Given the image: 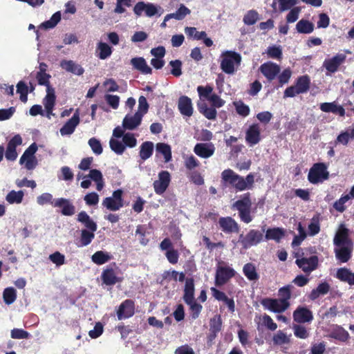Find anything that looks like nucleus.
Wrapping results in <instances>:
<instances>
[{
    "instance_id": "7c9ffc66",
    "label": "nucleus",
    "mask_w": 354,
    "mask_h": 354,
    "mask_svg": "<svg viewBox=\"0 0 354 354\" xmlns=\"http://www.w3.org/2000/svg\"><path fill=\"white\" fill-rule=\"evenodd\" d=\"M112 48L106 43L100 41L96 47V55L100 59H106L112 54Z\"/></svg>"
},
{
    "instance_id": "f257e3e1",
    "label": "nucleus",
    "mask_w": 354,
    "mask_h": 354,
    "mask_svg": "<svg viewBox=\"0 0 354 354\" xmlns=\"http://www.w3.org/2000/svg\"><path fill=\"white\" fill-rule=\"evenodd\" d=\"M241 62L240 54L234 51L223 52L221 57V68L227 74H233Z\"/></svg>"
},
{
    "instance_id": "f704fd0d",
    "label": "nucleus",
    "mask_w": 354,
    "mask_h": 354,
    "mask_svg": "<svg viewBox=\"0 0 354 354\" xmlns=\"http://www.w3.org/2000/svg\"><path fill=\"white\" fill-rule=\"evenodd\" d=\"M330 336L332 338H334L343 342L347 341L349 338L348 333L342 326L337 325L333 326L330 332Z\"/></svg>"
},
{
    "instance_id": "4d7b16f0",
    "label": "nucleus",
    "mask_w": 354,
    "mask_h": 354,
    "mask_svg": "<svg viewBox=\"0 0 354 354\" xmlns=\"http://www.w3.org/2000/svg\"><path fill=\"white\" fill-rule=\"evenodd\" d=\"M272 340L276 345H283L290 342L289 337L281 330L277 331V333L274 335Z\"/></svg>"
},
{
    "instance_id": "aec40b11",
    "label": "nucleus",
    "mask_w": 354,
    "mask_h": 354,
    "mask_svg": "<svg viewBox=\"0 0 354 354\" xmlns=\"http://www.w3.org/2000/svg\"><path fill=\"white\" fill-rule=\"evenodd\" d=\"M178 108L180 113L184 116L191 117L193 114L192 102L187 96L183 95L179 97Z\"/></svg>"
},
{
    "instance_id": "de8ad7c7",
    "label": "nucleus",
    "mask_w": 354,
    "mask_h": 354,
    "mask_svg": "<svg viewBox=\"0 0 354 354\" xmlns=\"http://www.w3.org/2000/svg\"><path fill=\"white\" fill-rule=\"evenodd\" d=\"M292 288L293 286L292 285H287L280 288L278 290L279 299L283 301L286 304H290V299Z\"/></svg>"
},
{
    "instance_id": "bb28decb",
    "label": "nucleus",
    "mask_w": 354,
    "mask_h": 354,
    "mask_svg": "<svg viewBox=\"0 0 354 354\" xmlns=\"http://www.w3.org/2000/svg\"><path fill=\"white\" fill-rule=\"evenodd\" d=\"M61 67L68 72L77 75H81L84 73V68L79 64L72 60H62L60 62Z\"/></svg>"
},
{
    "instance_id": "c756f323",
    "label": "nucleus",
    "mask_w": 354,
    "mask_h": 354,
    "mask_svg": "<svg viewBox=\"0 0 354 354\" xmlns=\"http://www.w3.org/2000/svg\"><path fill=\"white\" fill-rule=\"evenodd\" d=\"M183 299L185 302L189 303L195 301L194 299V280L192 278L186 279L185 286L184 290Z\"/></svg>"
},
{
    "instance_id": "bf43d9fd",
    "label": "nucleus",
    "mask_w": 354,
    "mask_h": 354,
    "mask_svg": "<svg viewBox=\"0 0 354 354\" xmlns=\"http://www.w3.org/2000/svg\"><path fill=\"white\" fill-rule=\"evenodd\" d=\"M60 19L61 14L59 12H57L51 17L50 20H48L41 24V27L45 29L53 28L57 24Z\"/></svg>"
},
{
    "instance_id": "412c9836",
    "label": "nucleus",
    "mask_w": 354,
    "mask_h": 354,
    "mask_svg": "<svg viewBox=\"0 0 354 354\" xmlns=\"http://www.w3.org/2000/svg\"><path fill=\"white\" fill-rule=\"evenodd\" d=\"M53 207L60 208L62 214L64 216H72L75 214V206L68 199L64 198H56Z\"/></svg>"
},
{
    "instance_id": "58836bf2",
    "label": "nucleus",
    "mask_w": 354,
    "mask_h": 354,
    "mask_svg": "<svg viewBox=\"0 0 354 354\" xmlns=\"http://www.w3.org/2000/svg\"><path fill=\"white\" fill-rule=\"evenodd\" d=\"M198 106L199 111L208 120H214L216 118V108L209 107L205 103L198 104Z\"/></svg>"
},
{
    "instance_id": "423d86ee",
    "label": "nucleus",
    "mask_w": 354,
    "mask_h": 354,
    "mask_svg": "<svg viewBox=\"0 0 354 354\" xmlns=\"http://www.w3.org/2000/svg\"><path fill=\"white\" fill-rule=\"evenodd\" d=\"M133 12L137 16H141L144 12L147 17H151L156 15L160 16L162 13V10L160 6H157L151 3L140 1L135 5Z\"/></svg>"
},
{
    "instance_id": "ddd939ff",
    "label": "nucleus",
    "mask_w": 354,
    "mask_h": 354,
    "mask_svg": "<svg viewBox=\"0 0 354 354\" xmlns=\"http://www.w3.org/2000/svg\"><path fill=\"white\" fill-rule=\"evenodd\" d=\"M134 302L130 299H126L119 306L117 316L119 320L125 319L132 317L134 314Z\"/></svg>"
},
{
    "instance_id": "a211bd4d",
    "label": "nucleus",
    "mask_w": 354,
    "mask_h": 354,
    "mask_svg": "<svg viewBox=\"0 0 354 354\" xmlns=\"http://www.w3.org/2000/svg\"><path fill=\"white\" fill-rule=\"evenodd\" d=\"M80 123L79 110L77 109L73 117L61 128L60 133L62 136H70L74 131Z\"/></svg>"
},
{
    "instance_id": "393cba45",
    "label": "nucleus",
    "mask_w": 354,
    "mask_h": 354,
    "mask_svg": "<svg viewBox=\"0 0 354 354\" xmlns=\"http://www.w3.org/2000/svg\"><path fill=\"white\" fill-rule=\"evenodd\" d=\"M55 91L53 88L48 86L46 88V95L44 99V104L46 110V116L50 118V115H53V109L55 105Z\"/></svg>"
},
{
    "instance_id": "4468645a",
    "label": "nucleus",
    "mask_w": 354,
    "mask_h": 354,
    "mask_svg": "<svg viewBox=\"0 0 354 354\" xmlns=\"http://www.w3.org/2000/svg\"><path fill=\"white\" fill-rule=\"evenodd\" d=\"M346 55L344 54H337L334 57L326 59L323 63V66L330 73H335L339 66L345 61Z\"/></svg>"
},
{
    "instance_id": "c85d7f7f",
    "label": "nucleus",
    "mask_w": 354,
    "mask_h": 354,
    "mask_svg": "<svg viewBox=\"0 0 354 354\" xmlns=\"http://www.w3.org/2000/svg\"><path fill=\"white\" fill-rule=\"evenodd\" d=\"M336 277L342 281L348 283L350 286H354V272L348 268H339L336 272Z\"/></svg>"
},
{
    "instance_id": "6ab92c4d",
    "label": "nucleus",
    "mask_w": 354,
    "mask_h": 354,
    "mask_svg": "<svg viewBox=\"0 0 354 354\" xmlns=\"http://www.w3.org/2000/svg\"><path fill=\"white\" fill-rule=\"evenodd\" d=\"M353 244L335 246L334 252L336 259L341 263L347 262L351 257Z\"/></svg>"
},
{
    "instance_id": "f3484780",
    "label": "nucleus",
    "mask_w": 354,
    "mask_h": 354,
    "mask_svg": "<svg viewBox=\"0 0 354 354\" xmlns=\"http://www.w3.org/2000/svg\"><path fill=\"white\" fill-rule=\"evenodd\" d=\"M218 224L225 233H236L239 231L238 223L232 217L227 216L220 218Z\"/></svg>"
},
{
    "instance_id": "e433bc0d",
    "label": "nucleus",
    "mask_w": 354,
    "mask_h": 354,
    "mask_svg": "<svg viewBox=\"0 0 354 354\" xmlns=\"http://www.w3.org/2000/svg\"><path fill=\"white\" fill-rule=\"evenodd\" d=\"M190 12L191 11L189 8L181 4L176 12L167 15L165 16V19L169 20L170 19H175L177 20H182L185 17V16L189 15Z\"/></svg>"
},
{
    "instance_id": "a19ab883",
    "label": "nucleus",
    "mask_w": 354,
    "mask_h": 354,
    "mask_svg": "<svg viewBox=\"0 0 354 354\" xmlns=\"http://www.w3.org/2000/svg\"><path fill=\"white\" fill-rule=\"evenodd\" d=\"M22 144L20 135H15L8 142L6 155H17L16 148Z\"/></svg>"
},
{
    "instance_id": "72a5a7b5",
    "label": "nucleus",
    "mask_w": 354,
    "mask_h": 354,
    "mask_svg": "<svg viewBox=\"0 0 354 354\" xmlns=\"http://www.w3.org/2000/svg\"><path fill=\"white\" fill-rule=\"evenodd\" d=\"M314 28V24L308 19H301L296 24V30L301 34H310Z\"/></svg>"
},
{
    "instance_id": "3c124183",
    "label": "nucleus",
    "mask_w": 354,
    "mask_h": 354,
    "mask_svg": "<svg viewBox=\"0 0 354 354\" xmlns=\"http://www.w3.org/2000/svg\"><path fill=\"white\" fill-rule=\"evenodd\" d=\"M298 0H274L272 6L274 7L277 3L279 5V10L284 12L297 4Z\"/></svg>"
},
{
    "instance_id": "4be33fe9",
    "label": "nucleus",
    "mask_w": 354,
    "mask_h": 354,
    "mask_svg": "<svg viewBox=\"0 0 354 354\" xmlns=\"http://www.w3.org/2000/svg\"><path fill=\"white\" fill-rule=\"evenodd\" d=\"M254 182V176L252 174H249L245 178L238 175L236 179V183H234L232 187L239 191H243L251 189Z\"/></svg>"
},
{
    "instance_id": "ea45409f",
    "label": "nucleus",
    "mask_w": 354,
    "mask_h": 354,
    "mask_svg": "<svg viewBox=\"0 0 354 354\" xmlns=\"http://www.w3.org/2000/svg\"><path fill=\"white\" fill-rule=\"evenodd\" d=\"M95 237L94 232L87 230L81 231V236L79 242L77 243L78 247H85L89 245Z\"/></svg>"
},
{
    "instance_id": "774afa93",
    "label": "nucleus",
    "mask_w": 354,
    "mask_h": 354,
    "mask_svg": "<svg viewBox=\"0 0 354 354\" xmlns=\"http://www.w3.org/2000/svg\"><path fill=\"white\" fill-rule=\"evenodd\" d=\"M234 106L237 113L243 117H246L250 113V108L242 102H234Z\"/></svg>"
},
{
    "instance_id": "37998d69",
    "label": "nucleus",
    "mask_w": 354,
    "mask_h": 354,
    "mask_svg": "<svg viewBox=\"0 0 354 354\" xmlns=\"http://www.w3.org/2000/svg\"><path fill=\"white\" fill-rule=\"evenodd\" d=\"M214 151V147L210 143H199L194 147L196 155H212Z\"/></svg>"
},
{
    "instance_id": "2f4dec72",
    "label": "nucleus",
    "mask_w": 354,
    "mask_h": 354,
    "mask_svg": "<svg viewBox=\"0 0 354 354\" xmlns=\"http://www.w3.org/2000/svg\"><path fill=\"white\" fill-rule=\"evenodd\" d=\"M77 221L82 224L89 230L95 232L97 230L96 223L91 218L86 212H81L77 215Z\"/></svg>"
},
{
    "instance_id": "680f3d73",
    "label": "nucleus",
    "mask_w": 354,
    "mask_h": 354,
    "mask_svg": "<svg viewBox=\"0 0 354 354\" xmlns=\"http://www.w3.org/2000/svg\"><path fill=\"white\" fill-rule=\"evenodd\" d=\"M48 258L57 267L65 263V256L58 251L50 254Z\"/></svg>"
},
{
    "instance_id": "8fccbe9b",
    "label": "nucleus",
    "mask_w": 354,
    "mask_h": 354,
    "mask_svg": "<svg viewBox=\"0 0 354 354\" xmlns=\"http://www.w3.org/2000/svg\"><path fill=\"white\" fill-rule=\"evenodd\" d=\"M3 298L4 302L7 305L14 303L17 299V292L14 288L9 287L4 289L3 292Z\"/></svg>"
},
{
    "instance_id": "2eb2a0df",
    "label": "nucleus",
    "mask_w": 354,
    "mask_h": 354,
    "mask_svg": "<svg viewBox=\"0 0 354 354\" xmlns=\"http://www.w3.org/2000/svg\"><path fill=\"white\" fill-rule=\"evenodd\" d=\"M293 319L299 324L309 323L313 319L312 312L306 307L299 306L293 312Z\"/></svg>"
},
{
    "instance_id": "13d9d810",
    "label": "nucleus",
    "mask_w": 354,
    "mask_h": 354,
    "mask_svg": "<svg viewBox=\"0 0 354 354\" xmlns=\"http://www.w3.org/2000/svg\"><path fill=\"white\" fill-rule=\"evenodd\" d=\"M259 19V14L257 11L254 10H249L244 15L243 22L245 24L251 26L254 24Z\"/></svg>"
},
{
    "instance_id": "5fc2aeb1",
    "label": "nucleus",
    "mask_w": 354,
    "mask_h": 354,
    "mask_svg": "<svg viewBox=\"0 0 354 354\" xmlns=\"http://www.w3.org/2000/svg\"><path fill=\"white\" fill-rule=\"evenodd\" d=\"M185 32L188 37H192L196 40H201L207 36L205 32H198L194 27H186L185 28Z\"/></svg>"
},
{
    "instance_id": "9d476101",
    "label": "nucleus",
    "mask_w": 354,
    "mask_h": 354,
    "mask_svg": "<svg viewBox=\"0 0 354 354\" xmlns=\"http://www.w3.org/2000/svg\"><path fill=\"white\" fill-rule=\"evenodd\" d=\"M318 257L317 256H311L310 257H301L297 259L295 261L297 266L305 273L310 274L317 269L318 266Z\"/></svg>"
},
{
    "instance_id": "473e14b6",
    "label": "nucleus",
    "mask_w": 354,
    "mask_h": 354,
    "mask_svg": "<svg viewBox=\"0 0 354 354\" xmlns=\"http://www.w3.org/2000/svg\"><path fill=\"white\" fill-rule=\"evenodd\" d=\"M285 230L279 227H274L268 229L266 235V240H274L276 242H279L284 236Z\"/></svg>"
},
{
    "instance_id": "f8f14e48",
    "label": "nucleus",
    "mask_w": 354,
    "mask_h": 354,
    "mask_svg": "<svg viewBox=\"0 0 354 354\" xmlns=\"http://www.w3.org/2000/svg\"><path fill=\"white\" fill-rule=\"evenodd\" d=\"M259 71L270 82L276 78L280 72V66L272 62H267L261 65Z\"/></svg>"
},
{
    "instance_id": "5701e85b",
    "label": "nucleus",
    "mask_w": 354,
    "mask_h": 354,
    "mask_svg": "<svg viewBox=\"0 0 354 354\" xmlns=\"http://www.w3.org/2000/svg\"><path fill=\"white\" fill-rule=\"evenodd\" d=\"M142 118L136 113L134 114H127L123 119L122 127L125 129L133 130L141 124Z\"/></svg>"
},
{
    "instance_id": "e2e57ef3",
    "label": "nucleus",
    "mask_w": 354,
    "mask_h": 354,
    "mask_svg": "<svg viewBox=\"0 0 354 354\" xmlns=\"http://www.w3.org/2000/svg\"><path fill=\"white\" fill-rule=\"evenodd\" d=\"M149 104L147 99L144 96H140L138 99V109L136 113L143 117L148 111Z\"/></svg>"
},
{
    "instance_id": "dca6fc26",
    "label": "nucleus",
    "mask_w": 354,
    "mask_h": 354,
    "mask_svg": "<svg viewBox=\"0 0 354 354\" xmlns=\"http://www.w3.org/2000/svg\"><path fill=\"white\" fill-rule=\"evenodd\" d=\"M333 243L335 246L352 244L349 239V230L344 225L339 227L334 237Z\"/></svg>"
},
{
    "instance_id": "09e8293b",
    "label": "nucleus",
    "mask_w": 354,
    "mask_h": 354,
    "mask_svg": "<svg viewBox=\"0 0 354 354\" xmlns=\"http://www.w3.org/2000/svg\"><path fill=\"white\" fill-rule=\"evenodd\" d=\"M19 164L28 170L33 169L37 165L36 156H21Z\"/></svg>"
},
{
    "instance_id": "603ef678",
    "label": "nucleus",
    "mask_w": 354,
    "mask_h": 354,
    "mask_svg": "<svg viewBox=\"0 0 354 354\" xmlns=\"http://www.w3.org/2000/svg\"><path fill=\"white\" fill-rule=\"evenodd\" d=\"M56 198H53V195L48 192L43 193L37 197V204L41 206L50 204L53 207Z\"/></svg>"
},
{
    "instance_id": "f03ea898",
    "label": "nucleus",
    "mask_w": 354,
    "mask_h": 354,
    "mask_svg": "<svg viewBox=\"0 0 354 354\" xmlns=\"http://www.w3.org/2000/svg\"><path fill=\"white\" fill-rule=\"evenodd\" d=\"M101 279L106 286H113L117 283H120L123 281L124 277L121 270L115 263L106 266L101 274Z\"/></svg>"
},
{
    "instance_id": "9b49d317",
    "label": "nucleus",
    "mask_w": 354,
    "mask_h": 354,
    "mask_svg": "<svg viewBox=\"0 0 354 354\" xmlns=\"http://www.w3.org/2000/svg\"><path fill=\"white\" fill-rule=\"evenodd\" d=\"M171 181L170 174L167 171H162L158 174V180L153 182V189L157 194H162L169 185Z\"/></svg>"
},
{
    "instance_id": "052dcab7",
    "label": "nucleus",
    "mask_w": 354,
    "mask_h": 354,
    "mask_svg": "<svg viewBox=\"0 0 354 354\" xmlns=\"http://www.w3.org/2000/svg\"><path fill=\"white\" fill-rule=\"evenodd\" d=\"M266 53L270 58L281 59L282 57V49L280 46L274 45L269 46Z\"/></svg>"
},
{
    "instance_id": "a878e982",
    "label": "nucleus",
    "mask_w": 354,
    "mask_h": 354,
    "mask_svg": "<svg viewBox=\"0 0 354 354\" xmlns=\"http://www.w3.org/2000/svg\"><path fill=\"white\" fill-rule=\"evenodd\" d=\"M319 108L322 111L325 113L338 114L342 117L345 115V109L342 106L337 104L336 102L322 103Z\"/></svg>"
},
{
    "instance_id": "6e6552de",
    "label": "nucleus",
    "mask_w": 354,
    "mask_h": 354,
    "mask_svg": "<svg viewBox=\"0 0 354 354\" xmlns=\"http://www.w3.org/2000/svg\"><path fill=\"white\" fill-rule=\"evenodd\" d=\"M328 178L326 167L323 163H316L310 169L308 178L311 183H322Z\"/></svg>"
},
{
    "instance_id": "39448f33",
    "label": "nucleus",
    "mask_w": 354,
    "mask_h": 354,
    "mask_svg": "<svg viewBox=\"0 0 354 354\" xmlns=\"http://www.w3.org/2000/svg\"><path fill=\"white\" fill-rule=\"evenodd\" d=\"M263 240V233L257 230H250L245 236L241 234L239 236V242L244 249H248L252 246H255Z\"/></svg>"
},
{
    "instance_id": "cd10ccee",
    "label": "nucleus",
    "mask_w": 354,
    "mask_h": 354,
    "mask_svg": "<svg viewBox=\"0 0 354 354\" xmlns=\"http://www.w3.org/2000/svg\"><path fill=\"white\" fill-rule=\"evenodd\" d=\"M131 64L133 68L143 74L151 73V68L148 66L146 60L141 57H134L131 59Z\"/></svg>"
},
{
    "instance_id": "0eeeda50",
    "label": "nucleus",
    "mask_w": 354,
    "mask_h": 354,
    "mask_svg": "<svg viewBox=\"0 0 354 354\" xmlns=\"http://www.w3.org/2000/svg\"><path fill=\"white\" fill-rule=\"evenodd\" d=\"M122 194V189L114 191L111 196L106 197L103 200L102 205L110 211L119 210L124 206Z\"/></svg>"
},
{
    "instance_id": "6e6d98bb",
    "label": "nucleus",
    "mask_w": 354,
    "mask_h": 354,
    "mask_svg": "<svg viewBox=\"0 0 354 354\" xmlns=\"http://www.w3.org/2000/svg\"><path fill=\"white\" fill-rule=\"evenodd\" d=\"M109 145L111 149L118 154L123 153L125 149L122 140H120L118 138H111L109 141Z\"/></svg>"
},
{
    "instance_id": "49530a36",
    "label": "nucleus",
    "mask_w": 354,
    "mask_h": 354,
    "mask_svg": "<svg viewBox=\"0 0 354 354\" xmlns=\"http://www.w3.org/2000/svg\"><path fill=\"white\" fill-rule=\"evenodd\" d=\"M310 83V80L309 77L308 75H303L298 77L295 85L300 93H304L308 91Z\"/></svg>"
},
{
    "instance_id": "c9c22d12",
    "label": "nucleus",
    "mask_w": 354,
    "mask_h": 354,
    "mask_svg": "<svg viewBox=\"0 0 354 354\" xmlns=\"http://www.w3.org/2000/svg\"><path fill=\"white\" fill-rule=\"evenodd\" d=\"M111 259L112 255L109 252L102 250L97 251L91 257L92 261L97 265L104 264Z\"/></svg>"
},
{
    "instance_id": "864d4df0",
    "label": "nucleus",
    "mask_w": 354,
    "mask_h": 354,
    "mask_svg": "<svg viewBox=\"0 0 354 354\" xmlns=\"http://www.w3.org/2000/svg\"><path fill=\"white\" fill-rule=\"evenodd\" d=\"M292 328L293 330L295 336L297 338L305 339H307L310 335L309 331L305 326L302 325L293 324Z\"/></svg>"
},
{
    "instance_id": "a18cd8bd",
    "label": "nucleus",
    "mask_w": 354,
    "mask_h": 354,
    "mask_svg": "<svg viewBox=\"0 0 354 354\" xmlns=\"http://www.w3.org/2000/svg\"><path fill=\"white\" fill-rule=\"evenodd\" d=\"M237 176L238 174L232 169H225L221 174L222 182L225 185H230L233 186L234 183H236Z\"/></svg>"
},
{
    "instance_id": "b1692460",
    "label": "nucleus",
    "mask_w": 354,
    "mask_h": 354,
    "mask_svg": "<svg viewBox=\"0 0 354 354\" xmlns=\"http://www.w3.org/2000/svg\"><path fill=\"white\" fill-rule=\"evenodd\" d=\"M261 128L259 124H253L251 125L247 132L245 136L246 141L250 145H256L261 140Z\"/></svg>"
},
{
    "instance_id": "1a4fd4ad",
    "label": "nucleus",
    "mask_w": 354,
    "mask_h": 354,
    "mask_svg": "<svg viewBox=\"0 0 354 354\" xmlns=\"http://www.w3.org/2000/svg\"><path fill=\"white\" fill-rule=\"evenodd\" d=\"M236 274V271L231 267L227 266H219L216 268L215 276V283L221 286L225 284Z\"/></svg>"
},
{
    "instance_id": "4c0bfd02",
    "label": "nucleus",
    "mask_w": 354,
    "mask_h": 354,
    "mask_svg": "<svg viewBox=\"0 0 354 354\" xmlns=\"http://www.w3.org/2000/svg\"><path fill=\"white\" fill-rule=\"evenodd\" d=\"M243 272L246 278L250 281H257L259 279V274L256 267L251 263H246L243 268Z\"/></svg>"
},
{
    "instance_id": "338daca9",
    "label": "nucleus",
    "mask_w": 354,
    "mask_h": 354,
    "mask_svg": "<svg viewBox=\"0 0 354 354\" xmlns=\"http://www.w3.org/2000/svg\"><path fill=\"white\" fill-rule=\"evenodd\" d=\"M301 12V8H292L286 15V21L289 24L295 23L298 19Z\"/></svg>"
},
{
    "instance_id": "0e129e2a",
    "label": "nucleus",
    "mask_w": 354,
    "mask_h": 354,
    "mask_svg": "<svg viewBox=\"0 0 354 354\" xmlns=\"http://www.w3.org/2000/svg\"><path fill=\"white\" fill-rule=\"evenodd\" d=\"M10 336L12 339H28L30 337V335L28 332L23 329L14 328L10 332Z\"/></svg>"
},
{
    "instance_id": "79ce46f5",
    "label": "nucleus",
    "mask_w": 354,
    "mask_h": 354,
    "mask_svg": "<svg viewBox=\"0 0 354 354\" xmlns=\"http://www.w3.org/2000/svg\"><path fill=\"white\" fill-rule=\"evenodd\" d=\"M251 205L252 203L250 199L249 194H246L242 198L236 201L233 206L239 211V212H240L246 209H250Z\"/></svg>"
},
{
    "instance_id": "69168bd1",
    "label": "nucleus",
    "mask_w": 354,
    "mask_h": 354,
    "mask_svg": "<svg viewBox=\"0 0 354 354\" xmlns=\"http://www.w3.org/2000/svg\"><path fill=\"white\" fill-rule=\"evenodd\" d=\"M350 199V194L342 196L339 200L335 202L333 207L339 212H343L345 210V203Z\"/></svg>"
},
{
    "instance_id": "20e7f679",
    "label": "nucleus",
    "mask_w": 354,
    "mask_h": 354,
    "mask_svg": "<svg viewBox=\"0 0 354 354\" xmlns=\"http://www.w3.org/2000/svg\"><path fill=\"white\" fill-rule=\"evenodd\" d=\"M261 304L264 309L274 313L285 312L290 306V304H286L279 298L266 297L261 300Z\"/></svg>"
},
{
    "instance_id": "7ed1b4c3",
    "label": "nucleus",
    "mask_w": 354,
    "mask_h": 354,
    "mask_svg": "<svg viewBox=\"0 0 354 354\" xmlns=\"http://www.w3.org/2000/svg\"><path fill=\"white\" fill-rule=\"evenodd\" d=\"M197 91L200 97L204 98L209 102L212 106L214 108H221L224 106L225 102L218 95L213 93V88L210 86H199Z\"/></svg>"
},
{
    "instance_id": "c03bdc74",
    "label": "nucleus",
    "mask_w": 354,
    "mask_h": 354,
    "mask_svg": "<svg viewBox=\"0 0 354 354\" xmlns=\"http://www.w3.org/2000/svg\"><path fill=\"white\" fill-rule=\"evenodd\" d=\"M24 193L23 191H10L6 196V201L10 204H19L22 202Z\"/></svg>"
}]
</instances>
